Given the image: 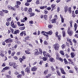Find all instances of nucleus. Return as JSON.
I'll list each match as a JSON object with an SVG mask.
<instances>
[{"mask_svg":"<svg viewBox=\"0 0 78 78\" xmlns=\"http://www.w3.org/2000/svg\"><path fill=\"white\" fill-rule=\"evenodd\" d=\"M15 54H16V52L14 51L12 52L11 54L12 56H14Z\"/></svg>","mask_w":78,"mask_h":78,"instance_id":"32","label":"nucleus"},{"mask_svg":"<svg viewBox=\"0 0 78 78\" xmlns=\"http://www.w3.org/2000/svg\"><path fill=\"white\" fill-rule=\"evenodd\" d=\"M30 68L28 67H27L25 69V72H27V73H29L30 72Z\"/></svg>","mask_w":78,"mask_h":78,"instance_id":"7","label":"nucleus"},{"mask_svg":"<svg viewBox=\"0 0 78 78\" xmlns=\"http://www.w3.org/2000/svg\"><path fill=\"white\" fill-rule=\"evenodd\" d=\"M25 5L26 6H29L30 5V4L28 3H27L25 4Z\"/></svg>","mask_w":78,"mask_h":78,"instance_id":"60","label":"nucleus"},{"mask_svg":"<svg viewBox=\"0 0 78 78\" xmlns=\"http://www.w3.org/2000/svg\"><path fill=\"white\" fill-rule=\"evenodd\" d=\"M49 61H50V62H52L53 63L55 62V60L53 58H52L51 57H50V58H49Z\"/></svg>","mask_w":78,"mask_h":78,"instance_id":"3","label":"nucleus"},{"mask_svg":"<svg viewBox=\"0 0 78 78\" xmlns=\"http://www.w3.org/2000/svg\"><path fill=\"white\" fill-rule=\"evenodd\" d=\"M56 20L54 18V19L51 20V23H55V22H56Z\"/></svg>","mask_w":78,"mask_h":78,"instance_id":"22","label":"nucleus"},{"mask_svg":"<svg viewBox=\"0 0 78 78\" xmlns=\"http://www.w3.org/2000/svg\"><path fill=\"white\" fill-rule=\"evenodd\" d=\"M21 73H22V75H25V73H24V71H22L21 72Z\"/></svg>","mask_w":78,"mask_h":78,"instance_id":"64","label":"nucleus"},{"mask_svg":"<svg viewBox=\"0 0 78 78\" xmlns=\"http://www.w3.org/2000/svg\"><path fill=\"white\" fill-rule=\"evenodd\" d=\"M9 66H13V64H15V62H10L9 63Z\"/></svg>","mask_w":78,"mask_h":78,"instance_id":"20","label":"nucleus"},{"mask_svg":"<svg viewBox=\"0 0 78 78\" xmlns=\"http://www.w3.org/2000/svg\"><path fill=\"white\" fill-rule=\"evenodd\" d=\"M45 33L46 34H47L48 35L49 34V35H51L53 34V32L51 30H50L49 31Z\"/></svg>","mask_w":78,"mask_h":78,"instance_id":"10","label":"nucleus"},{"mask_svg":"<svg viewBox=\"0 0 78 78\" xmlns=\"http://www.w3.org/2000/svg\"><path fill=\"white\" fill-rule=\"evenodd\" d=\"M35 15V14L34 13H33L32 12L30 13V16L31 17H32L33 16H34Z\"/></svg>","mask_w":78,"mask_h":78,"instance_id":"41","label":"nucleus"},{"mask_svg":"<svg viewBox=\"0 0 78 78\" xmlns=\"http://www.w3.org/2000/svg\"><path fill=\"white\" fill-rule=\"evenodd\" d=\"M77 27H78L77 24H76V23H75L74 25V28H77Z\"/></svg>","mask_w":78,"mask_h":78,"instance_id":"54","label":"nucleus"},{"mask_svg":"<svg viewBox=\"0 0 78 78\" xmlns=\"http://www.w3.org/2000/svg\"><path fill=\"white\" fill-rule=\"evenodd\" d=\"M46 55H47V56H48V57H49V58H50V57H51V56H50V54L48 53V54H46Z\"/></svg>","mask_w":78,"mask_h":78,"instance_id":"57","label":"nucleus"},{"mask_svg":"<svg viewBox=\"0 0 78 78\" xmlns=\"http://www.w3.org/2000/svg\"><path fill=\"white\" fill-rule=\"evenodd\" d=\"M44 45H47L48 44V43L46 41H44Z\"/></svg>","mask_w":78,"mask_h":78,"instance_id":"44","label":"nucleus"},{"mask_svg":"<svg viewBox=\"0 0 78 78\" xmlns=\"http://www.w3.org/2000/svg\"><path fill=\"white\" fill-rule=\"evenodd\" d=\"M14 9H15V10H16V9H17L19 8V6H18V5H15L14 7Z\"/></svg>","mask_w":78,"mask_h":78,"instance_id":"28","label":"nucleus"},{"mask_svg":"<svg viewBox=\"0 0 78 78\" xmlns=\"http://www.w3.org/2000/svg\"><path fill=\"white\" fill-rule=\"evenodd\" d=\"M8 8L9 9H11L13 10V11H16V9H14L10 5H9L8 6Z\"/></svg>","mask_w":78,"mask_h":78,"instance_id":"8","label":"nucleus"},{"mask_svg":"<svg viewBox=\"0 0 78 78\" xmlns=\"http://www.w3.org/2000/svg\"><path fill=\"white\" fill-rule=\"evenodd\" d=\"M5 42L6 43H9L10 42H12V40L10 38H9L5 40Z\"/></svg>","mask_w":78,"mask_h":78,"instance_id":"2","label":"nucleus"},{"mask_svg":"<svg viewBox=\"0 0 78 78\" xmlns=\"http://www.w3.org/2000/svg\"><path fill=\"white\" fill-rule=\"evenodd\" d=\"M16 3L17 5H20L21 4V2H20V1H17Z\"/></svg>","mask_w":78,"mask_h":78,"instance_id":"34","label":"nucleus"},{"mask_svg":"<svg viewBox=\"0 0 78 78\" xmlns=\"http://www.w3.org/2000/svg\"><path fill=\"white\" fill-rule=\"evenodd\" d=\"M62 34L63 37H65L66 36V32L64 30H63L62 31Z\"/></svg>","mask_w":78,"mask_h":78,"instance_id":"25","label":"nucleus"},{"mask_svg":"<svg viewBox=\"0 0 78 78\" xmlns=\"http://www.w3.org/2000/svg\"><path fill=\"white\" fill-rule=\"evenodd\" d=\"M60 69L61 70V73H62V74H66V72H64V69L62 68H60Z\"/></svg>","mask_w":78,"mask_h":78,"instance_id":"5","label":"nucleus"},{"mask_svg":"<svg viewBox=\"0 0 78 78\" xmlns=\"http://www.w3.org/2000/svg\"><path fill=\"white\" fill-rule=\"evenodd\" d=\"M13 68L15 69H16L17 67H18V65H16V63L15 62V64H13Z\"/></svg>","mask_w":78,"mask_h":78,"instance_id":"16","label":"nucleus"},{"mask_svg":"<svg viewBox=\"0 0 78 78\" xmlns=\"http://www.w3.org/2000/svg\"><path fill=\"white\" fill-rule=\"evenodd\" d=\"M67 41H68V42H71V39H69V38H68L67 39Z\"/></svg>","mask_w":78,"mask_h":78,"instance_id":"51","label":"nucleus"},{"mask_svg":"<svg viewBox=\"0 0 78 78\" xmlns=\"http://www.w3.org/2000/svg\"><path fill=\"white\" fill-rule=\"evenodd\" d=\"M48 70H46L44 72V73L45 75H47L48 73Z\"/></svg>","mask_w":78,"mask_h":78,"instance_id":"30","label":"nucleus"},{"mask_svg":"<svg viewBox=\"0 0 78 78\" xmlns=\"http://www.w3.org/2000/svg\"><path fill=\"white\" fill-rule=\"evenodd\" d=\"M40 2H39V0H37L36 2V4H39Z\"/></svg>","mask_w":78,"mask_h":78,"instance_id":"48","label":"nucleus"},{"mask_svg":"<svg viewBox=\"0 0 78 78\" xmlns=\"http://www.w3.org/2000/svg\"><path fill=\"white\" fill-rule=\"evenodd\" d=\"M45 67H48L49 66H48V63H46L45 64Z\"/></svg>","mask_w":78,"mask_h":78,"instance_id":"63","label":"nucleus"},{"mask_svg":"<svg viewBox=\"0 0 78 78\" xmlns=\"http://www.w3.org/2000/svg\"><path fill=\"white\" fill-rule=\"evenodd\" d=\"M6 25H7V26H8L9 25H10V23L9 22H7L6 23Z\"/></svg>","mask_w":78,"mask_h":78,"instance_id":"47","label":"nucleus"},{"mask_svg":"<svg viewBox=\"0 0 78 78\" xmlns=\"http://www.w3.org/2000/svg\"><path fill=\"white\" fill-rule=\"evenodd\" d=\"M60 17L61 19L62 22V23H63V22H64V18H63V17L61 15H60Z\"/></svg>","mask_w":78,"mask_h":78,"instance_id":"18","label":"nucleus"},{"mask_svg":"<svg viewBox=\"0 0 78 78\" xmlns=\"http://www.w3.org/2000/svg\"><path fill=\"white\" fill-rule=\"evenodd\" d=\"M27 20V17H25L24 18H23V20H21V22H25V21Z\"/></svg>","mask_w":78,"mask_h":78,"instance_id":"13","label":"nucleus"},{"mask_svg":"<svg viewBox=\"0 0 78 78\" xmlns=\"http://www.w3.org/2000/svg\"><path fill=\"white\" fill-rule=\"evenodd\" d=\"M62 49L63 48H66V45H65V44H63L62 45Z\"/></svg>","mask_w":78,"mask_h":78,"instance_id":"35","label":"nucleus"},{"mask_svg":"<svg viewBox=\"0 0 78 78\" xmlns=\"http://www.w3.org/2000/svg\"><path fill=\"white\" fill-rule=\"evenodd\" d=\"M15 42L16 44H20V41H17V40L15 41Z\"/></svg>","mask_w":78,"mask_h":78,"instance_id":"45","label":"nucleus"},{"mask_svg":"<svg viewBox=\"0 0 78 78\" xmlns=\"http://www.w3.org/2000/svg\"><path fill=\"white\" fill-rule=\"evenodd\" d=\"M73 42L74 44V46H75V45H76V44H77L78 43V42H77V41H76V39L75 38L73 39Z\"/></svg>","mask_w":78,"mask_h":78,"instance_id":"6","label":"nucleus"},{"mask_svg":"<svg viewBox=\"0 0 78 78\" xmlns=\"http://www.w3.org/2000/svg\"><path fill=\"white\" fill-rule=\"evenodd\" d=\"M60 53L62 55H63V56L64 55V52L63 51H60Z\"/></svg>","mask_w":78,"mask_h":78,"instance_id":"23","label":"nucleus"},{"mask_svg":"<svg viewBox=\"0 0 78 78\" xmlns=\"http://www.w3.org/2000/svg\"><path fill=\"white\" fill-rule=\"evenodd\" d=\"M25 27H20V29L21 30H24V29H25Z\"/></svg>","mask_w":78,"mask_h":78,"instance_id":"33","label":"nucleus"},{"mask_svg":"<svg viewBox=\"0 0 78 78\" xmlns=\"http://www.w3.org/2000/svg\"><path fill=\"white\" fill-rule=\"evenodd\" d=\"M59 59L60 60V61H61V62H62L63 61V59L61 58H59Z\"/></svg>","mask_w":78,"mask_h":78,"instance_id":"49","label":"nucleus"},{"mask_svg":"<svg viewBox=\"0 0 78 78\" xmlns=\"http://www.w3.org/2000/svg\"><path fill=\"white\" fill-rule=\"evenodd\" d=\"M19 32H20V31L19 30H17L16 31H15L14 34H17L19 33Z\"/></svg>","mask_w":78,"mask_h":78,"instance_id":"14","label":"nucleus"},{"mask_svg":"<svg viewBox=\"0 0 78 78\" xmlns=\"http://www.w3.org/2000/svg\"><path fill=\"white\" fill-rule=\"evenodd\" d=\"M17 78H22V75L21 74H19L17 76Z\"/></svg>","mask_w":78,"mask_h":78,"instance_id":"36","label":"nucleus"},{"mask_svg":"<svg viewBox=\"0 0 78 78\" xmlns=\"http://www.w3.org/2000/svg\"><path fill=\"white\" fill-rule=\"evenodd\" d=\"M4 68H5V70H8V69H10V67L6 66Z\"/></svg>","mask_w":78,"mask_h":78,"instance_id":"40","label":"nucleus"},{"mask_svg":"<svg viewBox=\"0 0 78 78\" xmlns=\"http://www.w3.org/2000/svg\"><path fill=\"white\" fill-rule=\"evenodd\" d=\"M46 32H45L44 31H42V33L43 34V35H44V36H46V37H48V35L46 34Z\"/></svg>","mask_w":78,"mask_h":78,"instance_id":"11","label":"nucleus"},{"mask_svg":"<svg viewBox=\"0 0 78 78\" xmlns=\"http://www.w3.org/2000/svg\"><path fill=\"white\" fill-rule=\"evenodd\" d=\"M64 9L65 12H67V10H68V7H67V6H66L64 8Z\"/></svg>","mask_w":78,"mask_h":78,"instance_id":"17","label":"nucleus"},{"mask_svg":"<svg viewBox=\"0 0 78 78\" xmlns=\"http://www.w3.org/2000/svg\"><path fill=\"white\" fill-rule=\"evenodd\" d=\"M44 12L45 14H46L48 13V11L46 10V9H44Z\"/></svg>","mask_w":78,"mask_h":78,"instance_id":"42","label":"nucleus"},{"mask_svg":"<svg viewBox=\"0 0 78 78\" xmlns=\"http://www.w3.org/2000/svg\"><path fill=\"white\" fill-rule=\"evenodd\" d=\"M65 56H66V58H69V55L67 54H66Z\"/></svg>","mask_w":78,"mask_h":78,"instance_id":"59","label":"nucleus"},{"mask_svg":"<svg viewBox=\"0 0 78 78\" xmlns=\"http://www.w3.org/2000/svg\"><path fill=\"white\" fill-rule=\"evenodd\" d=\"M42 59H43V61H47V58L44 57H43Z\"/></svg>","mask_w":78,"mask_h":78,"instance_id":"55","label":"nucleus"},{"mask_svg":"<svg viewBox=\"0 0 78 78\" xmlns=\"http://www.w3.org/2000/svg\"><path fill=\"white\" fill-rule=\"evenodd\" d=\"M25 53H26V54H30V52L28 50L25 51Z\"/></svg>","mask_w":78,"mask_h":78,"instance_id":"39","label":"nucleus"},{"mask_svg":"<svg viewBox=\"0 0 78 78\" xmlns=\"http://www.w3.org/2000/svg\"><path fill=\"white\" fill-rule=\"evenodd\" d=\"M13 58H15V59H16V60H17L18 59V57L16 56H15L13 57Z\"/></svg>","mask_w":78,"mask_h":78,"instance_id":"50","label":"nucleus"},{"mask_svg":"<svg viewBox=\"0 0 78 78\" xmlns=\"http://www.w3.org/2000/svg\"><path fill=\"white\" fill-rule=\"evenodd\" d=\"M47 6H41L40 7V8L41 9H45V8H47Z\"/></svg>","mask_w":78,"mask_h":78,"instance_id":"24","label":"nucleus"},{"mask_svg":"<svg viewBox=\"0 0 78 78\" xmlns=\"http://www.w3.org/2000/svg\"><path fill=\"white\" fill-rule=\"evenodd\" d=\"M55 6H56V4H53L51 5V7L52 9H55V8H56Z\"/></svg>","mask_w":78,"mask_h":78,"instance_id":"21","label":"nucleus"},{"mask_svg":"<svg viewBox=\"0 0 78 78\" xmlns=\"http://www.w3.org/2000/svg\"><path fill=\"white\" fill-rule=\"evenodd\" d=\"M56 37H58V39L59 41H60V40H61V35H58V36H56Z\"/></svg>","mask_w":78,"mask_h":78,"instance_id":"27","label":"nucleus"},{"mask_svg":"<svg viewBox=\"0 0 78 78\" xmlns=\"http://www.w3.org/2000/svg\"><path fill=\"white\" fill-rule=\"evenodd\" d=\"M75 56V54L74 53V52H72L71 53V58H74Z\"/></svg>","mask_w":78,"mask_h":78,"instance_id":"12","label":"nucleus"},{"mask_svg":"<svg viewBox=\"0 0 78 78\" xmlns=\"http://www.w3.org/2000/svg\"><path fill=\"white\" fill-rule=\"evenodd\" d=\"M3 14H4V13H3V12H2V11H0V15L1 16H3Z\"/></svg>","mask_w":78,"mask_h":78,"instance_id":"31","label":"nucleus"},{"mask_svg":"<svg viewBox=\"0 0 78 78\" xmlns=\"http://www.w3.org/2000/svg\"><path fill=\"white\" fill-rule=\"evenodd\" d=\"M52 27H53V26L51 25H50L48 26V27L49 28H52Z\"/></svg>","mask_w":78,"mask_h":78,"instance_id":"52","label":"nucleus"},{"mask_svg":"<svg viewBox=\"0 0 78 78\" xmlns=\"http://www.w3.org/2000/svg\"><path fill=\"white\" fill-rule=\"evenodd\" d=\"M2 11H3V12H5V13H8V11L6 10H2Z\"/></svg>","mask_w":78,"mask_h":78,"instance_id":"38","label":"nucleus"},{"mask_svg":"<svg viewBox=\"0 0 78 78\" xmlns=\"http://www.w3.org/2000/svg\"><path fill=\"white\" fill-rule=\"evenodd\" d=\"M28 13H31L32 12V9L31 8H29V10L27 11Z\"/></svg>","mask_w":78,"mask_h":78,"instance_id":"19","label":"nucleus"},{"mask_svg":"<svg viewBox=\"0 0 78 78\" xmlns=\"http://www.w3.org/2000/svg\"><path fill=\"white\" fill-rule=\"evenodd\" d=\"M23 34H24V36H26V32L25 31H23Z\"/></svg>","mask_w":78,"mask_h":78,"instance_id":"62","label":"nucleus"},{"mask_svg":"<svg viewBox=\"0 0 78 78\" xmlns=\"http://www.w3.org/2000/svg\"><path fill=\"white\" fill-rule=\"evenodd\" d=\"M37 70V67L36 66H34L32 68L31 70V71H33V72H34V71H36Z\"/></svg>","mask_w":78,"mask_h":78,"instance_id":"9","label":"nucleus"},{"mask_svg":"<svg viewBox=\"0 0 78 78\" xmlns=\"http://www.w3.org/2000/svg\"><path fill=\"white\" fill-rule=\"evenodd\" d=\"M51 70L52 71H55V68H54V67H53V66H51Z\"/></svg>","mask_w":78,"mask_h":78,"instance_id":"29","label":"nucleus"},{"mask_svg":"<svg viewBox=\"0 0 78 78\" xmlns=\"http://www.w3.org/2000/svg\"><path fill=\"white\" fill-rule=\"evenodd\" d=\"M12 27L13 28H17V26L16 25L14 24L12 26Z\"/></svg>","mask_w":78,"mask_h":78,"instance_id":"43","label":"nucleus"},{"mask_svg":"<svg viewBox=\"0 0 78 78\" xmlns=\"http://www.w3.org/2000/svg\"><path fill=\"white\" fill-rule=\"evenodd\" d=\"M17 23L19 27H20V23L19 22H17Z\"/></svg>","mask_w":78,"mask_h":78,"instance_id":"56","label":"nucleus"},{"mask_svg":"<svg viewBox=\"0 0 78 78\" xmlns=\"http://www.w3.org/2000/svg\"><path fill=\"white\" fill-rule=\"evenodd\" d=\"M11 17H10L9 18L7 19V21H8V22H10V21L11 20Z\"/></svg>","mask_w":78,"mask_h":78,"instance_id":"37","label":"nucleus"},{"mask_svg":"<svg viewBox=\"0 0 78 78\" xmlns=\"http://www.w3.org/2000/svg\"><path fill=\"white\" fill-rule=\"evenodd\" d=\"M68 61H69V64H71V62H72V60L71 59H68Z\"/></svg>","mask_w":78,"mask_h":78,"instance_id":"53","label":"nucleus"},{"mask_svg":"<svg viewBox=\"0 0 78 78\" xmlns=\"http://www.w3.org/2000/svg\"><path fill=\"white\" fill-rule=\"evenodd\" d=\"M14 25V21H12V22L11 23V25L12 27V26H13V25Z\"/></svg>","mask_w":78,"mask_h":78,"instance_id":"46","label":"nucleus"},{"mask_svg":"<svg viewBox=\"0 0 78 78\" xmlns=\"http://www.w3.org/2000/svg\"><path fill=\"white\" fill-rule=\"evenodd\" d=\"M72 9V8L71 7L69 8L68 9V12L69 13V14H71V12H72V11H71V9Z\"/></svg>","mask_w":78,"mask_h":78,"instance_id":"26","label":"nucleus"},{"mask_svg":"<svg viewBox=\"0 0 78 78\" xmlns=\"http://www.w3.org/2000/svg\"><path fill=\"white\" fill-rule=\"evenodd\" d=\"M53 48L55 50H59V45L58 43L55 44L53 45Z\"/></svg>","mask_w":78,"mask_h":78,"instance_id":"1","label":"nucleus"},{"mask_svg":"<svg viewBox=\"0 0 78 78\" xmlns=\"http://www.w3.org/2000/svg\"><path fill=\"white\" fill-rule=\"evenodd\" d=\"M35 55H38L39 54V52L37 51V49H35Z\"/></svg>","mask_w":78,"mask_h":78,"instance_id":"15","label":"nucleus"},{"mask_svg":"<svg viewBox=\"0 0 78 78\" xmlns=\"http://www.w3.org/2000/svg\"><path fill=\"white\" fill-rule=\"evenodd\" d=\"M59 55H57L56 56V59H58V60H59Z\"/></svg>","mask_w":78,"mask_h":78,"instance_id":"61","label":"nucleus"},{"mask_svg":"<svg viewBox=\"0 0 78 78\" xmlns=\"http://www.w3.org/2000/svg\"><path fill=\"white\" fill-rule=\"evenodd\" d=\"M68 33L69 34L70 36H72L73 34V31L70 30L68 29L67 30Z\"/></svg>","mask_w":78,"mask_h":78,"instance_id":"4","label":"nucleus"},{"mask_svg":"<svg viewBox=\"0 0 78 78\" xmlns=\"http://www.w3.org/2000/svg\"><path fill=\"white\" fill-rule=\"evenodd\" d=\"M54 18H54L55 19H56V20H57L58 19V16H57V15H56L55 16Z\"/></svg>","mask_w":78,"mask_h":78,"instance_id":"58","label":"nucleus"}]
</instances>
